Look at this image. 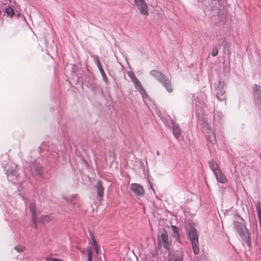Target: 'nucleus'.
Wrapping results in <instances>:
<instances>
[{
    "mask_svg": "<svg viewBox=\"0 0 261 261\" xmlns=\"http://www.w3.org/2000/svg\"><path fill=\"white\" fill-rule=\"evenodd\" d=\"M52 220V217L50 216L45 215L42 216L40 218V221L42 223L48 222Z\"/></svg>",
    "mask_w": 261,
    "mask_h": 261,
    "instance_id": "nucleus-19",
    "label": "nucleus"
},
{
    "mask_svg": "<svg viewBox=\"0 0 261 261\" xmlns=\"http://www.w3.org/2000/svg\"><path fill=\"white\" fill-rule=\"evenodd\" d=\"M214 174L218 182L224 184L227 181V180L226 176L222 173L221 170H219V171H217V173Z\"/></svg>",
    "mask_w": 261,
    "mask_h": 261,
    "instance_id": "nucleus-12",
    "label": "nucleus"
},
{
    "mask_svg": "<svg viewBox=\"0 0 261 261\" xmlns=\"http://www.w3.org/2000/svg\"><path fill=\"white\" fill-rule=\"evenodd\" d=\"M253 93L256 102L261 105V88L259 85H255L253 87Z\"/></svg>",
    "mask_w": 261,
    "mask_h": 261,
    "instance_id": "nucleus-10",
    "label": "nucleus"
},
{
    "mask_svg": "<svg viewBox=\"0 0 261 261\" xmlns=\"http://www.w3.org/2000/svg\"><path fill=\"white\" fill-rule=\"evenodd\" d=\"M133 83L134 84L135 88L137 89L141 94H144L145 90L143 88L140 82L137 78L133 80Z\"/></svg>",
    "mask_w": 261,
    "mask_h": 261,
    "instance_id": "nucleus-15",
    "label": "nucleus"
},
{
    "mask_svg": "<svg viewBox=\"0 0 261 261\" xmlns=\"http://www.w3.org/2000/svg\"><path fill=\"white\" fill-rule=\"evenodd\" d=\"M130 189L135 194L142 196L144 194V189L140 185L136 183H133L130 185Z\"/></svg>",
    "mask_w": 261,
    "mask_h": 261,
    "instance_id": "nucleus-9",
    "label": "nucleus"
},
{
    "mask_svg": "<svg viewBox=\"0 0 261 261\" xmlns=\"http://www.w3.org/2000/svg\"><path fill=\"white\" fill-rule=\"evenodd\" d=\"M135 5L137 7L140 13L145 15H148V9L145 0H134Z\"/></svg>",
    "mask_w": 261,
    "mask_h": 261,
    "instance_id": "nucleus-6",
    "label": "nucleus"
},
{
    "mask_svg": "<svg viewBox=\"0 0 261 261\" xmlns=\"http://www.w3.org/2000/svg\"><path fill=\"white\" fill-rule=\"evenodd\" d=\"M158 241L160 243H162L165 248L167 249L169 248L168 236L167 231L165 229L160 230V235L158 237Z\"/></svg>",
    "mask_w": 261,
    "mask_h": 261,
    "instance_id": "nucleus-7",
    "label": "nucleus"
},
{
    "mask_svg": "<svg viewBox=\"0 0 261 261\" xmlns=\"http://www.w3.org/2000/svg\"><path fill=\"white\" fill-rule=\"evenodd\" d=\"M257 215L259 219V224L261 225V208L259 207H257Z\"/></svg>",
    "mask_w": 261,
    "mask_h": 261,
    "instance_id": "nucleus-22",
    "label": "nucleus"
},
{
    "mask_svg": "<svg viewBox=\"0 0 261 261\" xmlns=\"http://www.w3.org/2000/svg\"><path fill=\"white\" fill-rule=\"evenodd\" d=\"M172 130L173 133L174 137L178 139L180 137L181 130L177 124H176L175 122H173L172 123Z\"/></svg>",
    "mask_w": 261,
    "mask_h": 261,
    "instance_id": "nucleus-14",
    "label": "nucleus"
},
{
    "mask_svg": "<svg viewBox=\"0 0 261 261\" xmlns=\"http://www.w3.org/2000/svg\"><path fill=\"white\" fill-rule=\"evenodd\" d=\"M150 74L160 81L168 92L172 91L170 81L167 76L163 75L161 72L153 70L150 71Z\"/></svg>",
    "mask_w": 261,
    "mask_h": 261,
    "instance_id": "nucleus-3",
    "label": "nucleus"
},
{
    "mask_svg": "<svg viewBox=\"0 0 261 261\" xmlns=\"http://www.w3.org/2000/svg\"><path fill=\"white\" fill-rule=\"evenodd\" d=\"M233 224L242 239L246 242L248 245H250V233L248 230L246 228L244 225L241 222L235 221Z\"/></svg>",
    "mask_w": 261,
    "mask_h": 261,
    "instance_id": "nucleus-2",
    "label": "nucleus"
},
{
    "mask_svg": "<svg viewBox=\"0 0 261 261\" xmlns=\"http://www.w3.org/2000/svg\"><path fill=\"white\" fill-rule=\"evenodd\" d=\"M142 96V97L145 100V99H146L147 98H148V95L147 94V93H146V91H145V93L144 94H141Z\"/></svg>",
    "mask_w": 261,
    "mask_h": 261,
    "instance_id": "nucleus-27",
    "label": "nucleus"
},
{
    "mask_svg": "<svg viewBox=\"0 0 261 261\" xmlns=\"http://www.w3.org/2000/svg\"><path fill=\"white\" fill-rule=\"evenodd\" d=\"M209 167L212 170L214 173H217V171H219L220 170L217 163L214 160H211L208 162Z\"/></svg>",
    "mask_w": 261,
    "mask_h": 261,
    "instance_id": "nucleus-16",
    "label": "nucleus"
},
{
    "mask_svg": "<svg viewBox=\"0 0 261 261\" xmlns=\"http://www.w3.org/2000/svg\"><path fill=\"white\" fill-rule=\"evenodd\" d=\"M8 179L12 182H15L17 177V172L14 168H11L7 171Z\"/></svg>",
    "mask_w": 261,
    "mask_h": 261,
    "instance_id": "nucleus-11",
    "label": "nucleus"
},
{
    "mask_svg": "<svg viewBox=\"0 0 261 261\" xmlns=\"http://www.w3.org/2000/svg\"><path fill=\"white\" fill-rule=\"evenodd\" d=\"M172 229H173V232L175 233V235L178 236L179 235L178 228L176 226H173Z\"/></svg>",
    "mask_w": 261,
    "mask_h": 261,
    "instance_id": "nucleus-26",
    "label": "nucleus"
},
{
    "mask_svg": "<svg viewBox=\"0 0 261 261\" xmlns=\"http://www.w3.org/2000/svg\"><path fill=\"white\" fill-rule=\"evenodd\" d=\"M96 189L98 195V199L101 200V198L103 194V187L102 186V183L100 180L97 181L96 185Z\"/></svg>",
    "mask_w": 261,
    "mask_h": 261,
    "instance_id": "nucleus-13",
    "label": "nucleus"
},
{
    "mask_svg": "<svg viewBox=\"0 0 261 261\" xmlns=\"http://www.w3.org/2000/svg\"><path fill=\"white\" fill-rule=\"evenodd\" d=\"M184 253L181 250L173 251L170 253L169 261H184Z\"/></svg>",
    "mask_w": 261,
    "mask_h": 261,
    "instance_id": "nucleus-8",
    "label": "nucleus"
},
{
    "mask_svg": "<svg viewBox=\"0 0 261 261\" xmlns=\"http://www.w3.org/2000/svg\"><path fill=\"white\" fill-rule=\"evenodd\" d=\"M200 121L202 132L205 135L206 141L211 144L215 143L216 142L215 133L214 130L210 126L211 120L204 118Z\"/></svg>",
    "mask_w": 261,
    "mask_h": 261,
    "instance_id": "nucleus-1",
    "label": "nucleus"
},
{
    "mask_svg": "<svg viewBox=\"0 0 261 261\" xmlns=\"http://www.w3.org/2000/svg\"><path fill=\"white\" fill-rule=\"evenodd\" d=\"M36 205L35 203L31 202L29 205V209L32 213V218L33 221H36V211H35Z\"/></svg>",
    "mask_w": 261,
    "mask_h": 261,
    "instance_id": "nucleus-17",
    "label": "nucleus"
},
{
    "mask_svg": "<svg viewBox=\"0 0 261 261\" xmlns=\"http://www.w3.org/2000/svg\"><path fill=\"white\" fill-rule=\"evenodd\" d=\"M15 249L18 252H21L23 251V247L22 246H16Z\"/></svg>",
    "mask_w": 261,
    "mask_h": 261,
    "instance_id": "nucleus-23",
    "label": "nucleus"
},
{
    "mask_svg": "<svg viewBox=\"0 0 261 261\" xmlns=\"http://www.w3.org/2000/svg\"><path fill=\"white\" fill-rule=\"evenodd\" d=\"M91 239L92 240V243L91 245V247H88L87 249V255H88V261H92V258H93V250H92V249L94 250V251L96 254L99 253V248H98V246L97 245V242L92 234H91Z\"/></svg>",
    "mask_w": 261,
    "mask_h": 261,
    "instance_id": "nucleus-5",
    "label": "nucleus"
},
{
    "mask_svg": "<svg viewBox=\"0 0 261 261\" xmlns=\"http://www.w3.org/2000/svg\"><path fill=\"white\" fill-rule=\"evenodd\" d=\"M189 237L191 242L194 253L195 254H198L199 253L198 237L196 229L193 226H191L189 228Z\"/></svg>",
    "mask_w": 261,
    "mask_h": 261,
    "instance_id": "nucleus-4",
    "label": "nucleus"
},
{
    "mask_svg": "<svg viewBox=\"0 0 261 261\" xmlns=\"http://www.w3.org/2000/svg\"><path fill=\"white\" fill-rule=\"evenodd\" d=\"M93 58H94V60L95 63H96V65H97L101 75L103 76H106V74L105 73L103 69H102V68L101 66V64H100V61H99L98 57L97 56H94Z\"/></svg>",
    "mask_w": 261,
    "mask_h": 261,
    "instance_id": "nucleus-18",
    "label": "nucleus"
},
{
    "mask_svg": "<svg viewBox=\"0 0 261 261\" xmlns=\"http://www.w3.org/2000/svg\"><path fill=\"white\" fill-rule=\"evenodd\" d=\"M127 74L132 81L137 78L132 71L128 72Z\"/></svg>",
    "mask_w": 261,
    "mask_h": 261,
    "instance_id": "nucleus-24",
    "label": "nucleus"
},
{
    "mask_svg": "<svg viewBox=\"0 0 261 261\" xmlns=\"http://www.w3.org/2000/svg\"><path fill=\"white\" fill-rule=\"evenodd\" d=\"M224 91L222 90H219L216 92V97L218 99L222 100L224 97L223 96Z\"/></svg>",
    "mask_w": 261,
    "mask_h": 261,
    "instance_id": "nucleus-20",
    "label": "nucleus"
},
{
    "mask_svg": "<svg viewBox=\"0 0 261 261\" xmlns=\"http://www.w3.org/2000/svg\"><path fill=\"white\" fill-rule=\"evenodd\" d=\"M218 54V50L217 48H214L212 52V56L213 57H216Z\"/></svg>",
    "mask_w": 261,
    "mask_h": 261,
    "instance_id": "nucleus-25",
    "label": "nucleus"
},
{
    "mask_svg": "<svg viewBox=\"0 0 261 261\" xmlns=\"http://www.w3.org/2000/svg\"><path fill=\"white\" fill-rule=\"evenodd\" d=\"M6 12L8 15L12 16L14 14V10L11 7H8L6 9Z\"/></svg>",
    "mask_w": 261,
    "mask_h": 261,
    "instance_id": "nucleus-21",
    "label": "nucleus"
}]
</instances>
